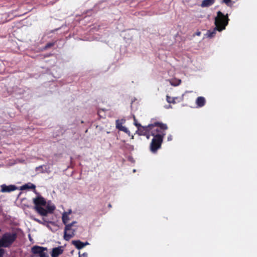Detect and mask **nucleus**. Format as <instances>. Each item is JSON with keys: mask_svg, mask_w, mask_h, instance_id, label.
<instances>
[{"mask_svg": "<svg viewBox=\"0 0 257 257\" xmlns=\"http://www.w3.org/2000/svg\"><path fill=\"white\" fill-rule=\"evenodd\" d=\"M37 213L45 217L48 214H52L53 213L54 210H36Z\"/></svg>", "mask_w": 257, "mask_h": 257, "instance_id": "nucleus-13", "label": "nucleus"}, {"mask_svg": "<svg viewBox=\"0 0 257 257\" xmlns=\"http://www.w3.org/2000/svg\"><path fill=\"white\" fill-rule=\"evenodd\" d=\"M37 194L36 197L33 199V202L36 206L35 209H44L41 207H46V209H55V205L51 201H47L39 193H37Z\"/></svg>", "mask_w": 257, "mask_h": 257, "instance_id": "nucleus-3", "label": "nucleus"}, {"mask_svg": "<svg viewBox=\"0 0 257 257\" xmlns=\"http://www.w3.org/2000/svg\"><path fill=\"white\" fill-rule=\"evenodd\" d=\"M171 105H169V106H168V107L167 108H171Z\"/></svg>", "mask_w": 257, "mask_h": 257, "instance_id": "nucleus-31", "label": "nucleus"}, {"mask_svg": "<svg viewBox=\"0 0 257 257\" xmlns=\"http://www.w3.org/2000/svg\"><path fill=\"white\" fill-rule=\"evenodd\" d=\"M54 45V43H48L47 44L46 46H45V48L47 49V48H50L51 47H52V46Z\"/></svg>", "mask_w": 257, "mask_h": 257, "instance_id": "nucleus-22", "label": "nucleus"}, {"mask_svg": "<svg viewBox=\"0 0 257 257\" xmlns=\"http://www.w3.org/2000/svg\"><path fill=\"white\" fill-rule=\"evenodd\" d=\"M170 83L171 85L174 86H178L181 83V80L179 79L174 78L169 80Z\"/></svg>", "mask_w": 257, "mask_h": 257, "instance_id": "nucleus-17", "label": "nucleus"}, {"mask_svg": "<svg viewBox=\"0 0 257 257\" xmlns=\"http://www.w3.org/2000/svg\"><path fill=\"white\" fill-rule=\"evenodd\" d=\"M167 101L168 102V103H175V98H171V97L169 96H167Z\"/></svg>", "mask_w": 257, "mask_h": 257, "instance_id": "nucleus-18", "label": "nucleus"}, {"mask_svg": "<svg viewBox=\"0 0 257 257\" xmlns=\"http://www.w3.org/2000/svg\"><path fill=\"white\" fill-rule=\"evenodd\" d=\"M1 187L2 192H11L17 189V187L14 185L7 186L6 184H3L1 186Z\"/></svg>", "mask_w": 257, "mask_h": 257, "instance_id": "nucleus-7", "label": "nucleus"}, {"mask_svg": "<svg viewBox=\"0 0 257 257\" xmlns=\"http://www.w3.org/2000/svg\"><path fill=\"white\" fill-rule=\"evenodd\" d=\"M200 34H201V32H197V33H196V35H197V36H200Z\"/></svg>", "mask_w": 257, "mask_h": 257, "instance_id": "nucleus-27", "label": "nucleus"}, {"mask_svg": "<svg viewBox=\"0 0 257 257\" xmlns=\"http://www.w3.org/2000/svg\"><path fill=\"white\" fill-rule=\"evenodd\" d=\"M125 148L128 149L133 150L134 147L133 146L129 145V144H126L125 145Z\"/></svg>", "mask_w": 257, "mask_h": 257, "instance_id": "nucleus-20", "label": "nucleus"}, {"mask_svg": "<svg viewBox=\"0 0 257 257\" xmlns=\"http://www.w3.org/2000/svg\"><path fill=\"white\" fill-rule=\"evenodd\" d=\"M229 19L228 16H224L221 12H217V16L215 18V28L213 30L208 31L206 35L208 37L211 38L213 37L217 31L220 32L225 29L227 25Z\"/></svg>", "mask_w": 257, "mask_h": 257, "instance_id": "nucleus-2", "label": "nucleus"}, {"mask_svg": "<svg viewBox=\"0 0 257 257\" xmlns=\"http://www.w3.org/2000/svg\"><path fill=\"white\" fill-rule=\"evenodd\" d=\"M115 123L116 127L118 130L123 132H125L126 133H130V131L128 130V129L126 127L122 126V123L120 122L119 120H116L115 121Z\"/></svg>", "mask_w": 257, "mask_h": 257, "instance_id": "nucleus-10", "label": "nucleus"}, {"mask_svg": "<svg viewBox=\"0 0 257 257\" xmlns=\"http://www.w3.org/2000/svg\"><path fill=\"white\" fill-rule=\"evenodd\" d=\"M196 103L198 107L203 106L205 103V99L204 97L202 96L197 97L196 100Z\"/></svg>", "mask_w": 257, "mask_h": 257, "instance_id": "nucleus-12", "label": "nucleus"}, {"mask_svg": "<svg viewBox=\"0 0 257 257\" xmlns=\"http://www.w3.org/2000/svg\"><path fill=\"white\" fill-rule=\"evenodd\" d=\"M72 224H66L64 229V238L66 240H69L74 235L75 229L72 228Z\"/></svg>", "mask_w": 257, "mask_h": 257, "instance_id": "nucleus-6", "label": "nucleus"}, {"mask_svg": "<svg viewBox=\"0 0 257 257\" xmlns=\"http://www.w3.org/2000/svg\"><path fill=\"white\" fill-rule=\"evenodd\" d=\"M35 188H36V186L34 184L31 183H27V184H26L23 185L21 187V189L22 190H26V189H35Z\"/></svg>", "mask_w": 257, "mask_h": 257, "instance_id": "nucleus-16", "label": "nucleus"}, {"mask_svg": "<svg viewBox=\"0 0 257 257\" xmlns=\"http://www.w3.org/2000/svg\"><path fill=\"white\" fill-rule=\"evenodd\" d=\"M76 221H73L72 223H71L70 224H72V226L75 224L76 223Z\"/></svg>", "mask_w": 257, "mask_h": 257, "instance_id": "nucleus-29", "label": "nucleus"}, {"mask_svg": "<svg viewBox=\"0 0 257 257\" xmlns=\"http://www.w3.org/2000/svg\"><path fill=\"white\" fill-rule=\"evenodd\" d=\"M5 249L0 247V257H3L5 254Z\"/></svg>", "mask_w": 257, "mask_h": 257, "instance_id": "nucleus-19", "label": "nucleus"}, {"mask_svg": "<svg viewBox=\"0 0 257 257\" xmlns=\"http://www.w3.org/2000/svg\"><path fill=\"white\" fill-rule=\"evenodd\" d=\"M72 243L78 249L84 247L83 242L80 240H72Z\"/></svg>", "mask_w": 257, "mask_h": 257, "instance_id": "nucleus-14", "label": "nucleus"}, {"mask_svg": "<svg viewBox=\"0 0 257 257\" xmlns=\"http://www.w3.org/2000/svg\"><path fill=\"white\" fill-rule=\"evenodd\" d=\"M31 218H33L34 220L36 221L37 222L39 223H41V221L38 219L35 218L33 217V216H31Z\"/></svg>", "mask_w": 257, "mask_h": 257, "instance_id": "nucleus-24", "label": "nucleus"}, {"mask_svg": "<svg viewBox=\"0 0 257 257\" xmlns=\"http://www.w3.org/2000/svg\"><path fill=\"white\" fill-rule=\"evenodd\" d=\"M168 141L172 140V136H170L169 137H168Z\"/></svg>", "mask_w": 257, "mask_h": 257, "instance_id": "nucleus-26", "label": "nucleus"}, {"mask_svg": "<svg viewBox=\"0 0 257 257\" xmlns=\"http://www.w3.org/2000/svg\"><path fill=\"white\" fill-rule=\"evenodd\" d=\"M36 171L38 173H49L50 172V167L46 165H41L36 168Z\"/></svg>", "mask_w": 257, "mask_h": 257, "instance_id": "nucleus-9", "label": "nucleus"}, {"mask_svg": "<svg viewBox=\"0 0 257 257\" xmlns=\"http://www.w3.org/2000/svg\"><path fill=\"white\" fill-rule=\"evenodd\" d=\"M47 247L34 245L31 248V252L34 257H49Z\"/></svg>", "mask_w": 257, "mask_h": 257, "instance_id": "nucleus-5", "label": "nucleus"}, {"mask_svg": "<svg viewBox=\"0 0 257 257\" xmlns=\"http://www.w3.org/2000/svg\"><path fill=\"white\" fill-rule=\"evenodd\" d=\"M87 253L86 252H84L82 253V254H80V252H79V257H87Z\"/></svg>", "mask_w": 257, "mask_h": 257, "instance_id": "nucleus-23", "label": "nucleus"}, {"mask_svg": "<svg viewBox=\"0 0 257 257\" xmlns=\"http://www.w3.org/2000/svg\"><path fill=\"white\" fill-rule=\"evenodd\" d=\"M17 238L15 233L6 232L0 238V247H9Z\"/></svg>", "mask_w": 257, "mask_h": 257, "instance_id": "nucleus-4", "label": "nucleus"}, {"mask_svg": "<svg viewBox=\"0 0 257 257\" xmlns=\"http://www.w3.org/2000/svg\"><path fill=\"white\" fill-rule=\"evenodd\" d=\"M134 124L138 127V134L140 135L146 136L148 139L150 136L154 137L150 145L151 151L155 153L160 149L163 141L164 136L165 135V131L168 128L166 124L155 122L147 126H142L138 123L136 117L134 116Z\"/></svg>", "mask_w": 257, "mask_h": 257, "instance_id": "nucleus-1", "label": "nucleus"}, {"mask_svg": "<svg viewBox=\"0 0 257 257\" xmlns=\"http://www.w3.org/2000/svg\"><path fill=\"white\" fill-rule=\"evenodd\" d=\"M89 244V242L87 241H86L85 242H83L84 247L87 245Z\"/></svg>", "mask_w": 257, "mask_h": 257, "instance_id": "nucleus-25", "label": "nucleus"}, {"mask_svg": "<svg viewBox=\"0 0 257 257\" xmlns=\"http://www.w3.org/2000/svg\"><path fill=\"white\" fill-rule=\"evenodd\" d=\"M108 207H111V205L110 204H108Z\"/></svg>", "mask_w": 257, "mask_h": 257, "instance_id": "nucleus-30", "label": "nucleus"}, {"mask_svg": "<svg viewBox=\"0 0 257 257\" xmlns=\"http://www.w3.org/2000/svg\"><path fill=\"white\" fill-rule=\"evenodd\" d=\"M43 220L45 221V222H48V221L46 219V218L45 217H43Z\"/></svg>", "mask_w": 257, "mask_h": 257, "instance_id": "nucleus-28", "label": "nucleus"}, {"mask_svg": "<svg viewBox=\"0 0 257 257\" xmlns=\"http://www.w3.org/2000/svg\"><path fill=\"white\" fill-rule=\"evenodd\" d=\"M0 154H1V152H0Z\"/></svg>", "mask_w": 257, "mask_h": 257, "instance_id": "nucleus-33", "label": "nucleus"}, {"mask_svg": "<svg viewBox=\"0 0 257 257\" xmlns=\"http://www.w3.org/2000/svg\"><path fill=\"white\" fill-rule=\"evenodd\" d=\"M72 212V210H68V212H64L62 214V221L64 224L67 223L68 221L69 220V218L68 215L70 214Z\"/></svg>", "mask_w": 257, "mask_h": 257, "instance_id": "nucleus-11", "label": "nucleus"}, {"mask_svg": "<svg viewBox=\"0 0 257 257\" xmlns=\"http://www.w3.org/2000/svg\"><path fill=\"white\" fill-rule=\"evenodd\" d=\"M63 249L62 248V246H58L57 247H54L52 249L51 252V256L52 257H58L59 255L63 253Z\"/></svg>", "mask_w": 257, "mask_h": 257, "instance_id": "nucleus-8", "label": "nucleus"}, {"mask_svg": "<svg viewBox=\"0 0 257 257\" xmlns=\"http://www.w3.org/2000/svg\"><path fill=\"white\" fill-rule=\"evenodd\" d=\"M133 172H136V170H135V169H134V170H133Z\"/></svg>", "mask_w": 257, "mask_h": 257, "instance_id": "nucleus-32", "label": "nucleus"}, {"mask_svg": "<svg viewBox=\"0 0 257 257\" xmlns=\"http://www.w3.org/2000/svg\"><path fill=\"white\" fill-rule=\"evenodd\" d=\"M215 0H203L201 4L203 8L207 7L212 5L214 3Z\"/></svg>", "mask_w": 257, "mask_h": 257, "instance_id": "nucleus-15", "label": "nucleus"}, {"mask_svg": "<svg viewBox=\"0 0 257 257\" xmlns=\"http://www.w3.org/2000/svg\"><path fill=\"white\" fill-rule=\"evenodd\" d=\"M231 0H223V2L225 3L227 6H230V3Z\"/></svg>", "mask_w": 257, "mask_h": 257, "instance_id": "nucleus-21", "label": "nucleus"}]
</instances>
